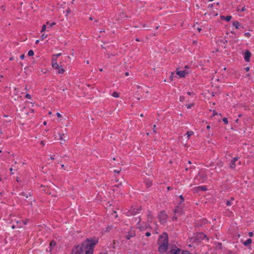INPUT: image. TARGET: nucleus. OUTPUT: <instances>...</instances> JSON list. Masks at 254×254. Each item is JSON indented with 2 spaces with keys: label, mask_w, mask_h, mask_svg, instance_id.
Wrapping results in <instances>:
<instances>
[{
  "label": "nucleus",
  "mask_w": 254,
  "mask_h": 254,
  "mask_svg": "<svg viewBox=\"0 0 254 254\" xmlns=\"http://www.w3.org/2000/svg\"><path fill=\"white\" fill-rule=\"evenodd\" d=\"M41 144L43 145V146H44L45 145V143L43 141H41Z\"/></svg>",
  "instance_id": "obj_57"
},
{
  "label": "nucleus",
  "mask_w": 254,
  "mask_h": 254,
  "mask_svg": "<svg viewBox=\"0 0 254 254\" xmlns=\"http://www.w3.org/2000/svg\"><path fill=\"white\" fill-rule=\"evenodd\" d=\"M55 62H57V59H53L52 61V64H53V63H55Z\"/></svg>",
  "instance_id": "obj_53"
},
{
  "label": "nucleus",
  "mask_w": 254,
  "mask_h": 254,
  "mask_svg": "<svg viewBox=\"0 0 254 254\" xmlns=\"http://www.w3.org/2000/svg\"><path fill=\"white\" fill-rule=\"evenodd\" d=\"M236 165H235V162H234L231 160L230 163V167L231 169H234L235 168Z\"/></svg>",
  "instance_id": "obj_17"
},
{
  "label": "nucleus",
  "mask_w": 254,
  "mask_h": 254,
  "mask_svg": "<svg viewBox=\"0 0 254 254\" xmlns=\"http://www.w3.org/2000/svg\"><path fill=\"white\" fill-rule=\"evenodd\" d=\"M114 97L118 98L119 97V93L117 92H114L112 95Z\"/></svg>",
  "instance_id": "obj_22"
},
{
  "label": "nucleus",
  "mask_w": 254,
  "mask_h": 254,
  "mask_svg": "<svg viewBox=\"0 0 254 254\" xmlns=\"http://www.w3.org/2000/svg\"><path fill=\"white\" fill-rule=\"evenodd\" d=\"M176 73L180 77H185L186 75L188 74L189 73L185 70L178 71V69H177Z\"/></svg>",
  "instance_id": "obj_7"
},
{
  "label": "nucleus",
  "mask_w": 254,
  "mask_h": 254,
  "mask_svg": "<svg viewBox=\"0 0 254 254\" xmlns=\"http://www.w3.org/2000/svg\"><path fill=\"white\" fill-rule=\"evenodd\" d=\"M145 235H146L147 237H149V236L151 235V234H150V232H146V233H145Z\"/></svg>",
  "instance_id": "obj_45"
},
{
  "label": "nucleus",
  "mask_w": 254,
  "mask_h": 254,
  "mask_svg": "<svg viewBox=\"0 0 254 254\" xmlns=\"http://www.w3.org/2000/svg\"><path fill=\"white\" fill-rule=\"evenodd\" d=\"M44 191H45V192H46V193H48V194H52V192H51L46 191V190H44Z\"/></svg>",
  "instance_id": "obj_59"
},
{
  "label": "nucleus",
  "mask_w": 254,
  "mask_h": 254,
  "mask_svg": "<svg viewBox=\"0 0 254 254\" xmlns=\"http://www.w3.org/2000/svg\"><path fill=\"white\" fill-rule=\"evenodd\" d=\"M135 236V233L134 232L132 233L131 234H128L126 236V239L127 240H129L131 237H134Z\"/></svg>",
  "instance_id": "obj_18"
},
{
  "label": "nucleus",
  "mask_w": 254,
  "mask_h": 254,
  "mask_svg": "<svg viewBox=\"0 0 254 254\" xmlns=\"http://www.w3.org/2000/svg\"><path fill=\"white\" fill-rule=\"evenodd\" d=\"M191 106H192V105H190H190H188V106L187 107V108H188V109H190V108H191Z\"/></svg>",
  "instance_id": "obj_58"
},
{
  "label": "nucleus",
  "mask_w": 254,
  "mask_h": 254,
  "mask_svg": "<svg viewBox=\"0 0 254 254\" xmlns=\"http://www.w3.org/2000/svg\"><path fill=\"white\" fill-rule=\"evenodd\" d=\"M128 75H129V73H128V72H126L125 73V75H126V76H128Z\"/></svg>",
  "instance_id": "obj_63"
},
{
  "label": "nucleus",
  "mask_w": 254,
  "mask_h": 254,
  "mask_svg": "<svg viewBox=\"0 0 254 254\" xmlns=\"http://www.w3.org/2000/svg\"><path fill=\"white\" fill-rule=\"evenodd\" d=\"M29 222V219H26L25 220L23 221V224L26 225V224H27V222Z\"/></svg>",
  "instance_id": "obj_39"
},
{
  "label": "nucleus",
  "mask_w": 254,
  "mask_h": 254,
  "mask_svg": "<svg viewBox=\"0 0 254 254\" xmlns=\"http://www.w3.org/2000/svg\"><path fill=\"white\" fill-rule=\"evenodd\" d=\"M63 135H64V133H63V134H60V140H62V141H63V142H61V144H64V143L65 142V140H64V139H63Z\"/></svg>",
  "instance_id": "obj_21"
},
{
  "label": "nucleus",
  "mask_w": 254,
  "mask_h": 254,
  "mask_svg": "<svg viewBox=\"0 0 254 254\" xmlns=\"http://www.w3.org/2000/svg\"><path fill=\"white\" fill-rule=\"evenodd\" d=\"M21 195H23L24 196H25V197L27 198H28V197H30V199L31 200L34 201V199L33 198L32 195L31 193L30 192H22L21 193ZM30 204L31 205H32V201H30Z\"/></svg>",
  "instance_id": "obj_6"
},
{
  "label": "nucleus",
  "mask_w": 254,
  "mask_h": 254,
  "mask_svg": "<svg viewBox=\"0 0 254 254\" xmlns=\"http://www.w3.org/2000/svg\"><path fill=\"white\" fill-rule=\"evenodd\" d=\"M226 254H237L236 253H233L232 252L230 251L228 253H227Z\"/></svg>",
  "instance_id": "obj_55"
},
{
  "label": "nucleus",
  "mask_w": 254,
  "mask_h": 254,
  "mask_svg": "<svg viewBox=\"0 0 254 254\" xmlns=\"http://www.w3.org/2000/svg\"><path fill=\"white\" fill-rule=\"evenodd\" d=\"M239 157H234L232 160V161H234V162H236L238 159H239Z\"/></svg>",
  "instance_id": "obj_36"
},
{
  "label": "nucleus",
  "mask_w": 254,
  "mask_h": 254,
  "mask_svg": "<svg viewBox=\"0 0 254 254\" xmlns=\"http://www.w3.org/2000/svg\"><path fill=\"white\" fill-rule=\"evenodd\" d=\"M168 190H172V188L171 187H167Z\"/></svg>",
  "instance_id": "obj_54"
},
{
  "label": "nucleus",
  "mask_w": 254,
  "mask_h": 254,
  "mask_svg": "<svg viewBox=\"0 0 254 254\" xmlns=\"http://www.w3.org/2000/svg\"><path fill=\"white\" fill-rule=\"evenodd\" d=\"M253 232H250L249 233V236L250 237H252L253 236Z\"/></svg>",
  "instance_id": "obj_44"
},
{
  "label": "nucleus",
  "mask_w": 254,
  "mask_h": 254,
  "mask_svg": "<svg viewBox=\"0 0 254 254\" xmlns=\"http://www.w3.org/2000/svg\"><path fill=\"white\" fill-rule=\"evenodd\" d=\"M98 240L87 239L81 246H76L73 251L75 254H93L94 246L98 243Z\"/></svg>",
  "instance_id": "obj_1"
},
{
  "label": "nucleus",
  "mask_w": 254,
  "mask_h": 254,
  "mask_svg": "<svg viewBox=\"0 0 254 254\" xmlns=\"http://www.w3.org/2000/svg\"><path fill=\"white\" fill-rule=\"evenodd\" d=\"M58 69H59L58 72L60 74H63L65 71L64 69L62 67H59Z\"/></svg>",
  "instance_id": "obj_19"
},
{
  "label": "nucleus",
  "mask_w": 254,
  "mask_h": 254,
  "mask_svg": "<svg viewBox=\"0 0 254 254\" xmlns=\"http://www.w3.org/2000/svg\"><path fill=\"white\" fill-rule=\"evenodd\" d=\"M141 209V207H139V208L137 209H133L130 211V214L132 215H135L137 213L139 212Z\"/></svg>",
  "instance_id": "obj_10"
},
{
  "label": "nucleus",
  "mask_w": 254,
  "mask_h": 254,
  "mask_svg": "<svg viewBox=\"0 0 254 254\" xmlns=\"http://www.w3.org/2000/svg\"><path fill=\"white\" fill-rule=\"evenodd\" d=\"M216 249L221 250L222 249V243H218L217 244Z\"/></svg>",
  "instance_id": "obj_20"
},
{
  "label": "nucleus",
  "mask_w": 254,
  "mask_h": 254,
  "mask_svg": "<svg viewBox=\"0 0 254 254\" xmlns=\"http://www.w3.org/2000/svg\"><path fill=\"white\" fill-rule=\"evenodd\" d=\"M173 72L171 73V75L170 76V79L171 81H172L173 80Z\"/></svg>",
  "instance_id": "obj_38"
},
{
  "label": "nucleus",
  "mask_w": 254,
  "mask_h": 254,
  "mask_svg": "<svg viewBox=\"0 0 254 254\" xmlns=\"http://www.w3.org/2000/svg\"><path fill=\"white\" fill-rule=\"evenodd\" d=\"M197 30H198L199 32H200V31H201V28H197Z\"/></svg>",
  "instance_id": "obj_61"
},
{
  "label": "nucleus",
  "mask_w": 254,
  "mask_h": 254,
  "mask_svg": "<svg viewBox=\"0 0 254 254\" xmlns=\"http://www.w3.org/2000/svg\"><path fill=\"white\" fill-rule=\"evenodd\" d=\"M57 116L58 118H61L62 117V115L60 113H57Z\"/></svg>",
  "instance_id": "obj_46"
},
{
  "label": "nucleus",
  "mask_w": 254,
  "mask_h": 254,
  "mask_svg": "<svg viewBox=\"0 0 254 254\" xmlns=\"http://www.w3.org/2000/svg\"><path fill=\"white\" fill-rule=\"evenodd\" d=\"M56 245V242L54 240H52L50 244V250Z\"/></svg>",
  "instance_id": "obj_15"
},
{
  "label": "nucleus",
  "mask_w": 254,
  "mask_h": 254,
  "mask_svg": "<svg viewBox=\"0 0 254 254\" xmlns=\"http://www.w3.org/2000/svg\"><path fill=\"white\" fill-rule=\"evenodd\" d=\"M61 55H62V53H59V54H56V55H53V56H55L56 58H57V57H59V56H60Z\"/></svg>",
  "instance_id": "obj_43"
},
{
  "label": "nucleus",
  "mask_w": 254,
  "mask_h": 254,
  "mask_svg": "<svg viewBox=\"0 0 254 254\" xmlns=\"http://www.w3.org/2000/svg\"><path fill=\"white\" fill-rule=\"evenodd\" d=\"M158 244L159 252L163 253L167 250L168 246V237L166 233H163L159 236Z\"/></svg>",
  "instance_id": "obj_2"
},
{
  "label": "nucleus",
  "mask_w": 254,
  "mask_h": 254,
  "mask_svg": "<svg viewBox=\"0 0 254 254\" xmlns=\"http://www.w3.org/2000/svg\"><path fill=\"white\" fill-rule=\"evenodd\" d=\"M25 97L29 99H30L31 98V95L29 94H26L25 95Z\"/></svg>",
  "instance_id": "obj_35"
},
{
  "label": "nucleus",
  "mask_w": 254,
  "mask_h": 254,
  "mask_svg": "<svg viewBox=\"0 0 254 254\" xmlns=\"http://www.w3.org/2000/svg\"><path fill=\"white\" fill-rule=\"evenodd\" d=\"M50 158L52 159V160H54L55 159V158H54V156H52L50 157Z\"/></svg>",
  "instance_id": "obj_62"
},
{
  "label": "nucleus",
  "mask_w": 254,
  "mask_h": 254,
  "mask_svg": "<svg viewBox=\"0 0 254 254\" xmlns=\"http://www.w3.org/2000/svg\"><path fill=\"white\" fill-rule=\"evenodd\" d=\"M233 25L236 29H239L240 26V23L237 21L233 22Z\"/></svg>",
  "instance_id": "obj_14"
},
{
  "label": "nucleus",
  "mask_w": 254,
  "mask_h": 254,
  "mask_svg": "<svg viewBox=\"0 0 254 254\" xmlns=\"http://www.w3.org/2000/svg\"><path fill=\"white\" fill-rule=\"evenodd\" d=\"M187 94L189 95H190L191 94V93L190 92H188Z\"/></svg>",
  "instance_id": "obj_64"
},
{
  "label": "nucleus",
  "mask_w": 254,
  "mask_h": 254,
  "mask_svg": "<svg viewBox=\"0 0 254 254\" xmlns=\"http://www.w3.org/2000/svg\"><path fill=\"white\" fill-rule=\"evenodd\" d=\"M251 56V53L249 50H247L246 52L245 53V57L244 59L245 60L248 62L250 60V57Z\"/></svg>",
  "instance_id": "obj_8"
},
{
  "label": "nucleus",
  "mask_w": 254,
  "mask_h": 254,
  "mask_svg": "<svg viewBox=\"0 0 254 254\" xmlns=\"http://www.w3.org/2000/svg\"><path fill=\"white\" fill-rule=\"evenodd\" d=\"M226 205L228 206H230L231 205V203L230 201L227 200L226 202Z\"/></svg>",
  "instance_id": "obj_40"
},
{
  "label": "nucleus",
  "mask_w": 254,
  "mask_h": 254,
  "mask_svg": "<svg viewBox=\"0 0 254 254\" xmlns=\"http://www.w3.org/2000/svg\"><path fill=\"white\" fill-rule=\"evenodd\" d=\"M46 25L44 24V25L42 26V29H41V32H44V31H45V30H46Z\"/></svg>",
  "instance_id": "obj_30"
},
{
  "label": "nucleus",
  "mask_w": 254,
  "mask_h": 254,
  "mask_svg": "<svg viewBox=\"0 0 254 254\" xmlns=\"http://www.w3.org/2000/svg\"><path fill=\"white\" fill-rule=\"evenodd\" d=\"M156 125H154L153 126V131L154 132L156 133V130H155V128H156Z\"/></svg>",
  "instance_id": "obj_49"
},
{
  "label": "nucleus",
  "mask_w": 254,
  "mask_h": 254,
  "mask_svg": "<svg viewBox=\"0 0 254 254\" xmlns=\"http://www.w3.org/2000/svg\"><path fill=\"white\" fill-rule=\"evenodd\" d=\"M24 57H25V56H24V54H22V55H21L20 56V59H22H22H23L24 58Z\"/></svg>",
  "instance_id": "obj_52"
},
{
  "label": "nucleus",
  "mask_w": 254,
  "mask_h": 254,
  "mask_svg": "<svg viewBox=\"0 0 254 254\" xmlns=\"http://www.w3.org/2000/svg\"><path fill=\"white\" fill-rule=\"evenodd\" d=\"M47 37V35L45 34H43L41 37V40H44L45 38Z\"/></svg>",
  "instance_id": "obj_29"
},
{
  "label": "nucleus",
  "mask_w": 254,
  "mask_h": 254,
  "mask_svg": "<svg viewBox=\"0 0 254 254\" xmlns=\"http://www.w3.org/2000/svg\"><path fill=\"white\" fill-rule=\"evenodd\" d=\"M70 12V9L69 8H68L66 9V16H67L68 14H69Z\"/></svg>",
  "instance_id": "obj_37"
},
{
  "label": "nucleus",
  "mask_w": 254,
  "mask_h": 254,
  "mask_svg": "<svg viewBox=\"0 0 254 254\" xmlns=\"http://www.w3.org/2000/svg\"><path fill=\"white\" fill-rule=\"evenodd\" d=\"M150 213H150V211H149V213H148V218H152V215H151V214H150Z\"/></svg>",
  "instance_id": "obj_51"
},
{
  "label": "nucleus",
  "mask_w": 254,
  "mask_h": 254,
  "mask_svg": "<svg viewBox=\"0 0 254 254\" xmlns=\"http://www.w3.org/2000/svg\"><path fill=\"white\" fill-rule=\"evenodd\" d=\"M144 183L147 188H150L152 185V181L148 179L145 180Z\"/></svg>",
  "instance_id": "obj_11"
},
{
  "label": "nucleus",
  "mask_w": 254,
  "mask_h": 254,
  "mask_svg": "<svg viewBox=\"0 0 254 254\" xmlns=\"http://www.w3.org/2000/svg\"><path fill=\"white\" fill-rule=\"evenodd\" d=\"M119 16V17H124L127 16L126 14L124 12H122L120 13Z\"/></svg>",
  "instance_id": "obj_25"
},
{
  "label": "nucleus",
  "mask_w": 254,
  "mask_h": 254,
  "mask_svg": "<svg viewBox=\"0 0 254 254\" xmlns=\"http://www.w3.org/2000/svg\"><path fill=\"white\" fill-rule=\"evenodd\" d=\"M185 100V97L181 96L180 97V102H183Z\"/></svg>",
  "instance_id": "obj_34"
},
{
  "label": "nucleus",
  "mask_w": 254,
  "mask_h": 254,
  "mask_svg": "<svg viewBox=\"0 0 254 254\" xmlns=\"http://www.w3.org/2000/svg\"><path fill=\"white\" fill-rule=\"evenodd\" d=\"M46 24L47 25H50L49 27H51L52 26L56 25V23L55 22H53L52 23H50L49 21H47Z\"/></svg>",
  "instance_id": "obj_27"
},
{
  "label": "nucleus",
  "mask_w": 254,
  "mask_h": 254,
  "mask_svg": "<svg viewBox=\"0 0 254 254\" xmlns=\"http://www.w3.org/2000/svg\"><path fill=\"white\" fill-rule=\"evenodd\" d=\"M200 176L202 178V181L203 182L204 180H206V176L204 175V174L200 175Z\"/></svg>",
  "instance_id": "obj_28"
},
{
  "label": "nucleus",
  "mask_w": 254,
  "mask_h": 254,
  "mask_svg": "<svg viewBox=\"0 0 254 254\" xmlns=\"http://www.w3.org/2000/svg\"><path fill=\"white\" fill-rule=\"evenodd\" d=\"M217 165L220 167V168H221L222 166H223V163L221 161H220L219 162H218L217 163Z\"/></svg>",
  "instance_id": "obj_32"
},
{
  "label": "nucleus",
  "mask_w": 254,
  "mask_h": 254,
  "mask_svg": "<svg viewBox=\"0 0 254 254\" xmlns=\"http://www.w3.org/2000/svg\"><path fill=\"white\" fill-rule=\"evenodd\" d=\"M193 134V132L192 131H188L187 132V134L188 136V138H189L190 136L192 135Z\"/></svg>",
  "instance_id": "obj_24"
},
{
  "label": "nucleus",
  "mask_w": 254,
  "mask_h": 254,
  "mask_svg": "<svg viewBox=\"0 0 254 254\" xmlns=\"http://www.w3.org/2000/svg\"><path fill=\"white\" fill-rule=\"evenodd\" d=\"M52 65V67L55 69H58L60 67V66H59V64H57V62H55V63H53Z\"/></svg>",
  "instance_id": "obj_16"
},
{
  "label": "nucleus",
  "mask_w": 254,
  "mask_h": 254,
  "mask_svg": "<svg viewBox=\"0 0 254 254\" xmlns=\"http://www.w3.org/2000/svg\"><path fill=\"white\" fill-rule=\"evenodd\" d=\"M223 121L224 122V123L225 124H228V119H227V118H224L223 119Z\"/></svg>",
  "instance_id": "obj_31"
},
{
  "label": "nucleus",
  "mask_w": 254,
  "mask_h": 254,
  "mask_svg": "<svg viewBox=\"0 0 254 254\" xmlns=\"http://www.w3.org/2000/svg\"><path fill=\"white\" fill-rule=\"evenodd\" d=\"M170 254H191L189 251H184L175 247V249H171L169 252Z\"/></svg>",
  "instance_id": "obj_3"
},
{
  "label": "nucleus",
  "mask_w": 254,
  "mask_h": 254,
  "mask_svg": "<svg viewBox=\"0 0 254 254\" xmlns=\"http://www.w3.org/2000/svg\"><path fill=\"white\" fill-rule=\"evenodd\" d=\"M34 51L32 50H29L28 52V55L29 56H32L34 55Z\"/></svg>",
  "instance_id": "obj_26"
},
{
  "label": "nucleus",
  "mask_w": 254,
  "mask_h": 254,
  "mask_svg": "<svg viewBox=\"0 0 254 254\" xmlns=\"http://www.w3.org/2000/svg\"><path fill=\"white\" fill-rule=\"evenodd\" d=\"M216 115H217V113L215 112V111L214 110L213 111V114L212 117H214V116H215Z\"/></svg>",
  "instance_id": "obj_50"
},
{
  "label": "nucleus",
  "mask_w": 254,
  "mask_h": 254,
  "mask_svg": "<svg viewBox=\"0 0 254 254\" xmlns=\"http://www.w3.org/2000/svg\"><path fill=\"white\" fill-rule=\"evenodd\" d=\"M246 10V8L245 7V6H243V7H242V8H240V5H239L238 7H237V11H244Z\"/></svg>",
  "instance_id": "obj_23"
},
{
  "label": "nucleus",
  "mask_w": 254,
  "mask_h": 254,
  "mask_svg": "<svg viewBox=\"0 0 254 254\" xmlns=\"http://www.w3.org/2000/svg\"><path fill=\"white\" fill-rule=\"evenodd\" d=\"M39 43V40H37L35 42V44H38V43Z\"/></svg>",
  "instance_id": "obj_60"
},
{
  "label": "nucleus",
  "mask_w": 254,
  "mask_h": 254,
  "mask_svg": "<svg viewBox=\"0 0 254 254\" xmlns=\"http://www.w3.org/2000/svg\"><path fill=\"white\" fill-rule=\"evenodd\" d=\"M174 213L178 216H180L184 214V210L181 206H177L174 210Z\"/></svg>",
  "instance_id": "obj_5"
},
{
  "label": "nucleus",
  "mask_w": 254,
  "mask_h": 254,
  "mask_svg": "<svg viewBox=\"0 0 254 254\" xmlns=\"http://www.w3.org/2000/svg\"><path fill=\"white\" fill-rule=\"evenodd\" d=\"M177 219V216H173V217H172V220H173V221H175V220H176Z\"/></svg>",
  "instance_id": "obj_47"
},
{
  "label": "nucleus",
  "mask_w": 254,
  "mask_h": 254,
  "mask_svg": "<svg viewBox=\"0 0 254 254\" xmlns=\"http://www.w3.org/2000/svg\"><path fill=\"white\" fill-rule=\"evenodd\" d=\"M160 223H164L166 221L168 216L164 211H161L158 216Z\"/></svg>",
  "instance_id": "obj_4"
},
{
  "label": "nucleus",
  "mask_w": 254,
  "mask_h": 254,
  "mask_svg": "<svg viewBox=\"0 0 254 254\" xmlns=\"http://www.w3.org/2000/svg\"><path fill=\"white\" fill-rule=\"evenodd\" d=\"M121 171V169H120L119 170H114V172L115 173H117L119 174V173H120Z\"/></svg>",
  "instance_id": "obj_48"
},
{
  "label": "nucleus",
  "mask_w": 254,
  "mask_h": 254,
  "mask_svg": "<svg viewBox=\"0 0 254 254\" xmlns=\"http://www.w3.org/2000/svg\"><path fill=\"white\" fill-rule=\"evenodd\" d=\"M232 18V16H230V15H228V16H221V19H222V20H225L226 21H229Z\"/></svg>",
  "instance_id": "obj_12"
},
{
  "label": "nucleus",
  "mask_w": 254,
  "mask_h": 254,
  "mask_svg": "<svg viewBox=\"0 0 254 254\" xmlns=\"http://www.w3.org/2000/svg\"><path fill=\"white\" fill-rule=\"evenodd\" d=\"M245 36H246V37H250L251 36V34L250 33H245V34H244Z\"/></svg>",
  "instance_id": "obj_41"
},
{
  "label": "nucleus",
  "mask_w": 254,
  "mask_h": 254,
  "mask_svg": "<svg viewBox=\"0 0 254 254\" xmlns=\"http://www.w3.org/2000/svg\"><path fill=\"white\" fill-rule=\"evenodd\" d=\"M41 72H42L43 73H46L47 72V70L46 69H43L41 70Z\"/></svg>",
  "instance_id": "obj_42"
},
{
  "label": "nucleus",
  "mask_w": 254,
  "mask_h": 254,
  "mask_svg": "<svg viewBox=\"0 0 254 254\" xmlns=\"http://www.w3.org/2000/svg\"><path fill=\"white\" fill-rule=\"evenodd\" d=\"M252 242V240L251 239H249L247 240L245 242H243V244L245 246H248L250 244H251Z\"/></svg>",
  "instance_id": "obj_13"
},
{
  "label": "nucleus",
  "mask_w": 254,
  "mask_h": 254,
  "mask_svg": "<svg viewBox=\"0 0 254 254\" xmlns=\"http://www.w3.org/2000/svg\"><path fill=\"white\" fill-rule=\"evenodd\" d=\"M196 192H198L199 190L205 191L207 189L205 186H199L193 189Z\"/></svg>",
  "instance_id": "obj_9"
},
{
  "label": "nucleus",
  "mask_w": 254,
  "mask_h": 254,
  "mask_svg": "<svg viewBox=\"0 0 254 254\" xmlns=\"http://www.w3.org/2000/svg\"><path fill=\"white\" fill-rule=\"evenodd\" d=\"M179 197L181 198V203H182L184 201V198L182 195H180Z\"/></svg>",
  "instance_id": "obj_33"
},
{
  "label": "nucleus",
  "mask_w": 254,
  "mask_h": 254,
  "mask_svg": "<svg viewBox=\"0 0 254 254\" xmlns=\"http://www.w3.org/2000/svg\"><path fill=\"white\" fill-rule=\"evenodd\" d=\"M246 71H248L250 69V68L249 67H247L246 68H245Z\"/></svg>",
  "instance_id": "obj_56"
}]
</instances>
